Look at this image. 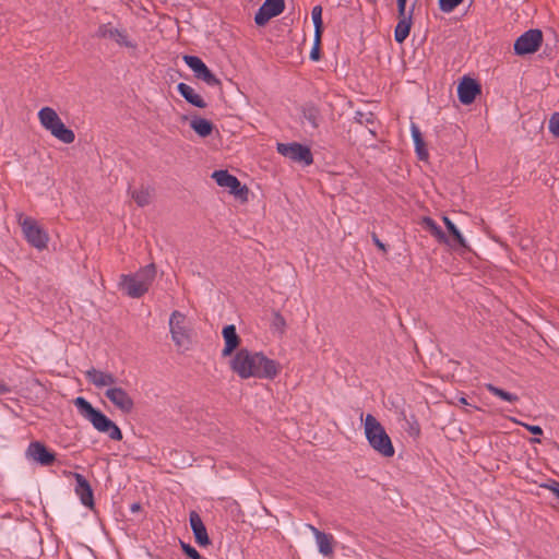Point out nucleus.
Listing matches in <instances>:
<instances>
[{
	"label": "nucleus",
	"mask_w": 559,
	"mask_h": 559,
	"mask_svg": "<svg viewBox=\"0 0 559 559\" xmlns=\"http://www.w3.org/2000/svg\"><path fill=\"white\" fill-rule=\"evenodd\" d=\"M229 367L240 379L258 378L273 380L281 371L280 364L262 352L240 348L229 361Z\"/></svg>",
	"instance_id": "obj_1"
},
{
	"label": "nucleus",
	"mask_w": 559,
	"mask_h": 559,
	"mask_svg": "<svg viewBox=\"0 0 559 559\" xmlns=\"http://www.w3.org/2000/svg\"><path fill=\"white\" fill-rule=\"evenodd\" d=\"M73 404L80 415L87 419L97 431L108 433L111 440H122L123 436L120 428L102 411L95 408L85 397L78 396L73 400Z\"/></svg>",
	"instance_id": "obj_2"
},
{
	"label": "nucleus",
	"mask_w": 559,
	"mask_h": 559,
	"mask_svg": "<svg viewBox=\"0 0 559 559\" xmlns=\"http://www.w3.org/2000/svg\"><path fill=\"white\" fill-rule=\"evenodd\" d=\"M365 436L369 445L384 457H392L395 453L391 438L384 427L371 414L365 418Z\"/></svg>",
	"instance_id": "obj_3"
},
{
	"label": "nucleus",
	"mask_w": 559,
	"mask_h": 559,
	"mask_svg": "<svg viewBox=\"0 0 559 559\" xmlns=\"http://www.w3.org/2000/svg\"><path fill=\"white\" fill-rule=\"evenodd\" d=\"M417 0L407 10V0H396L399 22L394 29V39L397 44H403L409 36L413 25V14Z\"/></svg>",
	"instance_id": "obj_4"
},
{
	"label": "nucleus",
	"mask_w": 559,
	"mask_h": 559,
	"mask_svg": "<svg viewBox=\"0 0 559 559\" xmlns=\"http://www.w3.org/2000/svg\"><path fill=\"white\" fill-rule=\"evenodd\" d=\"M19 222L22 227V231L25 239L32 247L38 250H43L47 247L49 236L46 233V230L41 228L34 218H22L21 216Z\"/></svg>",
	"instance_id": "obj_5"
},
{
	"label": "nucleus",
	"mask_w": 559,
	"mask_h": 559,
	"mask_svg": "<svg viewBox=\"0 0 559 559\" xmlns=\"http://www.w3.org/2000/svg\"><path fill=\"white\" fill-rule=\"evenodd\" d=\"M543 45V32L539 28H531L520 35L514 41V53L526 56L535 53Z\"/></svg>",
	"instance_id": "obj_6"
},
{
	"label": "nucleus",
	"mask_w": 559,
	"mask_h": 559,
	"mask_svg": "<svg viewBox=\"0 0 559 559\" xmlns=\"http://www.w3.org/2000/svg\"><path fill=\"white\" fill-rule=\"evenodd\" d=\"M277 153L295 163L309 166L313 163V155L309 146L298 143H277Z\"/></svg>",
	"instance_id": "obj_7"
},
{
	"label": "nucleus",
	"mask_w": 559,
	"mask_h": 559,
	"mask_svg": "<svg viewBox=\"0 0 559 559\" xmlns=\"http://www.w3.org/2000/svg\"><path fill=\"white\" fill-rule=\"evenodd\" d=\"M185 63L191 69L194 76L198 80L203 81L209 86H221L222 82L216 75L209 69V67L204 63V61L198 57L192 55H185L182 57Z\"/></svg>",
	"instance_id": "obj_8"
},
{
	"label": "nucleus",
	"mask_w": 559,
	"mask_h": 559,
	"mask_svg": "<svg viewBox=\"0 0 559 559\" xmlns=\"http://www.w3.org/2000/svg\"><path fill=\"white\" fill-rule=\"evenodd\" d=\"M442 221L447 228V236L449 239V241L443 242V245H447L451 250L459 252L460 254H463L467 251H472L469 245L467 243L466 239L464 238L460 229L456 227V225L448 216H443Z\"/></svg>",
	"instance_id": "obj_9"
},
{
	"label": "nucleus",
	"mask_w": 559,
	"mask_h": 559,
	"mask_svg": "<svg viewBox=\"0 0 559 559\" xmlns=\"http://www.w3.org/2000/svg\"><path fill=\"white\" fill-rule=\"evenodd\" d=\"M285 9V0H265L254 15L258 26H264L269 21L278 16Z\"/></svg>",
	"instance_id": "obj_10"
},
{
	"label": "nucleus",
	"mask_w": 559,
	"mask_h": 559,
	"mask_svg": "<svg viewBox=\"0 0 559 559\" xmlns=\"http://www.w3.org/2000/svg\"><path fill=\"white\" fill-rule=\"evenodd\" d=\"M186 316L178 310L173 311L169 319L171 338L178 347H183L189 341L186 330Z\"/></svg>",
	"instance_id": "obj_11"
},
{
	"label": "nucleus",
	"mask_w": 559,
	"mask_h": 559,
	"mask_svg": "<svg viewBox=\"0 0 559 559\" xmlns=\"http://www.w3.org/2000/svg\"><path fill=\"white\" fill-rule=\"evenodd\" d=\"M481 93L480 84L472 78L463 76L457 85V97L463 105H471Z\"/></svg>",
	"instance_id": "obj_12"
},
{
	"label": "nucleus",
	"mask_w": 559,
	"mask_h": 559,
	"mask_svg": "<svg viewBox=\"0 0 559 559\" xmlns=\"http://www.w3.org/2000/svg\"><path fill=\"white\" fill-rule=\"evenodd\" d=\"M105 396L123 414H130L134 408V402L129 393L122 388H109Z\"/></svg>",
	"instance_id": "obj_13"
},
{
	"label": "nucleus",
	"mask_w": 559,
	"mask_h": 559,
	"mask_svg": "<svg viewBox=\"0 0 559 559\" xmlns=\"http://www.w3.org/2000/svg\"><path fill=\"white\" fill-rule=\"evenodd\" d=\"M27 455L41 466L52 465L57 457L56 453L48 449L43 442L33 441L27 448Z\"/></svg>",
	"instance_id": "obj_14"
},
{
	"label": "nucleus",
	"mask_w": 559,
	"mask_h": 559,
	"mask_svg": "<svg viewBox=\"0 0 559 559\" xmlns=\"http://www.w3.org/2000/svg\"><path fill=\"white\" fill-rule=\"evenodd\" d=\"M98 38H110L114 39L118 45L135 48L136 45L128 39V35L124 29H118L112 27L110 23L100 24L95 34Z\"/></svg>",
	"instance_id": "obj_15"
},
{
	"label": "nucleus",
	"mask_w": 559,
	"mask_h": 559,
	"mask_svg": "<svg viewBox=\"0 0 559 559\" xmlns=\"http://www.w3.org/2000/svg\"><path fill=\"white\" fill-rule=\"evenodd\" d=\"M75 493L80 497L81 503L86 508L93 509L95 506L94 491L90 481L84 475L74 473Z\"/></svg>",
	"instance_id": "obj_16"
},
{
	"label": "nucleus",
	"mask_w": 559,
	"mask_h": 559,
	"mask_svg": "<svg viewBox=\"0 0 559 559\" xmlns=\"http://www.w3.org/2000/svg\"><path fill=\"white\" fill-rule=\"evenodd\" d=\"M119 287L131 298H141L148 292L147 287L141 284L133 274H122Z\"/></svg>",
	"instance_id": "obj_17"
},
{
	"label": "nucleus",
	"mask_w": 559,
	"mask_h": 559,
	"mask_svg": "<svg viewBox=\"0 0 559 559\" xmlns=\"http://www.w3.org/2000/svg\"><path fill=\"white\" fill-rule=\"evenodd\" d=\"M222 335L224 338V348L222 349L223 357L231 356L240 346L241 338L237 333L234 324H227L223 328Z\"/></svg>",
	"instance_id": "obj_18"
},
{
	"label": "nucleus",
	"mask_w": 559,
	"mask_h": 559,
	"mask_svg": "<svg viewBox=\"0 0 559 559\" xmlns=\"http://www.w3.org/2000/svg\"><path fill=\"white\" fill-rule=\"evenodd\" d=\"M189 521L195 543L200 547H207L211 545V539L209 537L206 527L198 512L191 511L189 514Z\"/></svg>",
	"instance_id": "obj_19"
},
{
	"label": "nucleus",
	"mask_w": 559,
	"mask_h": 559,
	"mask_svg": "<svg viewBox=\"0 0 559 559\" xmlns=\"http://www.w3.org/2000/svg\"><path fill=\"white\" fill-rule=\"evenodd\" d=\"M88 382L96 388L112 385L117 382V378L110 372H104L95 368H91L85 372Z\"/></svg>",
	"instance_id": "obj_20"
},
{
	"label": "nucleus",
	"mask_w": 559,
	"mask_h": 559,
	"mask_svg": "<svg viewBox=\"0 0 559 559\" xmlns=\"http://www.w3.org/2000/svg\"><path fill=\"white\" fill-rule=\"evenodd\" d=\"M177 91L192 106L198 108H205L207 106L205 100L190 85L181 82L177 85Z\"/></svg>",
	"instance_id": "obj_21"
},
{
	"label": "nucleus",
	"mask_w": 559,
	"mask_h": 559,
	"mask_svg": "<svg viewBox=\"0 0 559 559\" xmlns=\"http://www.w3.org/2000/svg\"><path fill=\"white\" fill-rule=\"evenodd\" d=\"M308 526L314 534L320 554H322L323 556L332 555L333 554V536L319 531L317 527H314L310 524Z\"/></svg>",
	"instance_id": "obj_22"
},
{
	"label": "nucleus",
	"mask_w": 559,
	"mask_h": 559,
	"mask_svg": "<svg viewBox=\"0 0 559 559\" xmlns=\"http://www.w3.org/2000/svg\"><path fill=\"white\" fill-rule=\"evenodd\" d=\"M420 226L428 231L439 243L448 242V236L442 228L429 216L421 217Z\"/></svg>",
	"instance_id": "obj_23"
},
{
	"label": "nucleus",
	"mask_w": 559,
	"mask_h": 559,
	"mask_svg": "<svg viewBox=\"0 0 559 559\" xmlns=\"http://www.w3.org/2000/svg\"><path fill=\"white\" fill-rule=\"evenodd\" d=\"M190 128L201 138H207L212 134L215 126L214 123L202 117H193L190 121Z\"/></svg>",
	"instance_id": "obj_24"
},
{
	"label": "nucleus",
	"mask_w": 559,
	"mask_h": 559,
	"mask_svg": "<svg viewBox=\"0 0 559 559\" xmlns=\"http://www.w3.org/2000/svg\"><path fill=\"white\" fill-rule=\"evenodd\" d=\"M38 119L40 124L48 131H50L51 128L56 127L58 122L61 121V118L51 107H43L38 111Z\"/></svg>",
	"instance_id": "obj_25"
},
{
	"label": "nucleus",
	"mask_w": 559,
	"mask_h": 559,
	"mask_svg": "<svg viewBox=\"0 0 559 559\" xmlns=\"http://www.w3.org/2000/svg\"><path fill=\"white\" fill-rule=\"evenodd\" d=\"M411 133L412 138L415 144V152L420 160H426L429 156L428 151L426 148V143L424 141L423 134L419 130V128L412 123L411 126Z\"/></svg>",
	"instance_id": "obj_26"
},
{
	"label": "nucleus",
	"mask_w": 559,
	"mask_h": 559,
	"mask_svg": "<svg viewBox=\"0 0 559 559\" xmlns=\"http://www.w3.org/2000/svg\"><path fill=\"white\" fill-rule=\"evenodd\" d=\"M49 132L64 144H71L75 140L74 132L68 128L62 120L58 122L56 127L51 128Z\"/></svg>",
	"instance_id": "obj_27"
},
{
	"label": "nucleus",
	"mask_w": 559,
	"mask_h": 559,
	"mask_svg": "<svg viewBox=\"0 0 559 559\" xmlns=\"http://www.w3.org/2000/svg\"><path fill=\"white\" fill-rule=\"evenodd\" d=\"M134 277L143 284L147 289L155 280L156 276V265L154 263H150L144 267H141L136 273L133 274Z\"/></svg>",
	"instance_id": "obj_28"
},
{
	"label": "nucleus",
	"mask_w": 559,
	"mask_h": 559,
	"mask_svg": "<svg viewBox=\"0 0 559 559\" xmlns=\"http://www.w3.org/2000/svg\"><path fill=\"white\" fill-rule=\"evenodd\" d=\"M302 118L307 120L313 129H317L321 120L320 109L313 104H306L302 107Z\"/></svg>",
	"instance_id": "obj_29"
},
{
	"label": "nucleus",
	"mask_w": 559,
	"mask_h": 559,
	"mask_svg": "<svg viewBox=\"0 0 559 559\" xmlns=\"http://www.w3.org/2000/svg\"><path fill=\"white\" fill-rule=\"evenodd\" d=\"M229 193L240 199L241 201L248 200L249 189L246 185H241L237 177L234 178L231 185L228 187Z\"/></svg>",
	"instance_id": "obj_30"
},
{
	"label": "nucleus",
	"mask_w": 559,
	"mask_h": 559,
	"mask_svg": "<svg viewBox=\"0 0 559 559\" xmlns=\"http://www.w3.org/2000/svg\"><path fill=\"white\" fill-rule=\"evenodd\" d=\"M486 389L488 392H490L495 396H498L501 400L507 401L509 403H515L519 401V396L516 394L504 391L503 389H500V388L493 385L492 383L486 384Z\"/></svg>",
	"instance_id": "obj_31"
},
{
	"label": "nucleus",
	"mask_w": 559,
	"mask_h": 559,
	"mask_svg": "<svg viewBox=\"0 0 559 559\" xmlns=\"http://www.w3.org/2000/svg\"><path fill=\"white\" fill-rule=\"evenodd\" d=\"M235 177L236 176L229 174L228 170H223V169L215 170L212 174V178L215 180V182L219 187H224V188H228L229 185H231Z\"/></svg>",
	"instance_id": "obj_32"
},
{
	"label": "nucleus",
	"mask_w": 559,
	"mask_h": 559,
	"mask_svg": "<svg viewBox=\"0 0 559 559\" xmlns=\"http://www.w3.org/2000/svg\"><path fill=\"white\" fill-rule=\"evenodd\" d=\"M131 197L141 207L148 205L151 202V194L148 189L141 188L140 190H133L131 192Z\"/></svg>",
	"instance_id": "obj_33"
},
{
	"label": "nucleus",
	"mask_w": 559,
	"mask_h": 559,
	"mask_svg": "<svg viewBox=\"0 0 559 559\" xmlns=\"http://www.w3.org/2000/svg\"><path fill=\"white\" fill-rule=\"evenodd\" d=\"M355 121L361 126H373L376 122V116L371 112H364L360 110H357L355 112Z\"/></svg>",
	"instance_id": "obj_34"
},
{
	"label": "nucleus",
	"mask_w": 559,
	"mask_h": 559,
	"mask_svg": "<svg viewBox=\"0 0 559 559\" xmlns=\"http://www.w3.org/2000/svg\"><path fill=\"white\" fill-rule=\"evenodd\" d=\"M322 7L321 5H314L311 11V19L314 26V29L317 28H324L323 20H322Z\"/></svg>",
	"instance_id": "obj_35"
},
{
	"label": "nucleus",
	"mask_w": 559,
	"mask_h": 559,
	"mask_svg": "<svg viewBox=\"0 0 559 559\" xmlns=\"http://www.w3.org/2000/svg\"><path fill=\"white\" fill-rule=\"evenodd\" d=\"M464 0H438L440 11L444 13L452 12L457 8Z\"/></svg>",
	"instance_id": "obj_36"
},
{
	"label": "nucleus",
	"mask_w": 559,
	"mask_h": 559,
	"mask_svg": "<svg viewBox=\"0 0 559 559\" xmlns=\"http://www.w3.org/2000/svg\"><path fill=\"white\" fill-rule=\"evenodd\" d=\"M272 325L275 330H278L281 333H284L286 328V320L280 312H274Z\"/></svg>",
	"instance_id": "obj_37"
},
{
	"label": "nucleus",
	"mask_w": 559,
	"mask_h": 559,
	"mask_svg": "<svg viewBox=\"0 0 559 559\" xmlns=\"http://www.w3.org/2000/svg\"><path fill=\"white\" fill-rule=\"evenodd\" d=\"M548 129L555 136L559 138V112H554L551 115Z\"/></svg>",
	"instance_id": "obj_38"
},
{
	"label": "nucleus",
	"mask_w": 559,
	"mask_h": 559,
	"mask_svg": "<svg viewBox=\"0 0 559 559\" xmlns=\"http://www.w3.org/2000/svg\"><path fill=\"white\" fill-rule=\"evenodd\" d=\"M543 487L549 489L559 499V481L550 480L548 484H544Z\"/></svg>",
	"instance_id": "obj_39"
},
{
	"label": "nucleus",
	"mask_w": 559,
	"mask_h": 559,
	"mask_svg": "<svg viewBox=\"0 0 559 559\" xmlns=\"http://www.w3.org/2000/svg\"><path fill=\"white\" fill-rule=\"evenodd\" d=\"M523 426L526 428V430L528 432H531L532 435L534 436H540L543 435V429L540 426H537V425H528V424H523Z\"/></svg>",
	"instance_id": "obj_40"
},
{
	"label": "nucleus",
	"mask_w": 559,
	"mask_h": 559,
	"mask_svg": "<svg viewBox=\"0 0 559 559\" xmlns=\"http://www.w3.org/2000/svg\"><path fill=\"white\" fill-rule=\"evenodd\" d=\"M324 28L314 29L313 46L321 47Z\"/></svg>",
	"instance_id": "obj_41"
},
{
	"label": "nucleus",
	"mask_w": 559,
	"mask_h": 559,
	"mask_svg": "<svg viewBox=\"0 0 559 559\" xmlns=\"http://www.w3.org/2000/svg\"><path fill=\"white\" fill-rule=\"evenodd\" d=\"M371 237H372V241H373V243L377 246V248H378L379 250H381L382 252H384V253H385V252L388 251V247H386V245H385V243H383V242L379 239V237L377 236V234H376V233H372Z\"/></svg>",
	"instance_id": "obj_42"
},
{
	"label": "nucleus",
	"mask_w": 559,
	"mask_h": 559,
	"mask_svg": "<svg viewBox=\"0 0 559 559\" xmlns=\"http://www.w3.org/2000/svg\"><path fill=\"white\" fill-rule=\"evenodd\" d=\"M309 57L312 61H319L321 59V47L312 46Z\"/></svg>",
	"instance_id": "obj_43"
},
{
	"label": "nucleus",
	"mask_w": 559,
	"mask_h": 559,
	"mask_svg": "<svg viewBox=\"0 0 559 559\" xmlns=\"http://www.w3.org/2000/svg\"><path fill=\"white\" fill-rule=\"evenodd\" d=\"M10 392L11 388L4 381H0V394H8Z\"/></svg>",
	"instance_id": "obj_44"
},
{
	"label": "nucleus",
	"mask_w": 559,
	"mask_h": 559,
	"mask_svg": "<svg viewBox=\"0 0 559 559\" xmlns=\"http://www.w3.org/2000/svg\"><path fill=\"white\" fill-rule=\"evenodd\" d=\"M141 509H142V507H141V504L139 502H135V503L131 504V508H130L131 512H138Z\"/></svg>",
	"instance_id": "obj_45"
},
{
	"label": "nucleus",
	"mask_w": 559,
	"mask_h": 559,
	"mask_svg": "<svg viewBox=\"0 0 559 559\" xmlns=\"http://www.w3.org/2000/svg\"><path fill=\"white\" fill-rule=\"evenodd\" d=\"M531 441L533 443H540L542 442L540 439H538V438H533Z\"/></svg>",
	"instance_id": "obj_46"
},
{
	"label": "nucleus",
	"mask_w": 559,
	"mask_h": 559,
	"mask_svg": "<svg viewBox=\"0 0 559 559\" xmlns=\"http://www.w3.org/2000/svg\"><path fill=\"white\" fill-rule=\"evenodd\" d=\"M419 431H420L419 426H418V424L416 423V435H419Z\"/></svg>",
	"instance_id": "obj_47"
},
{
	"label": "nucleus",
	"mask_w": 559,
	"mask_h": 559,
	"mask_svg": "<svg viewBox=\"0 0 559 559\" xmlns=\"http://www.w3.org/2000/svg\"><path fill=\"white\" fill-rule=\"evenodd\" d=\"M460 402L463 403V404H467L465 397H461Z\"/></svg>",
	"instance_id": "obj_48"
},
{
	"label": "nucleus",
	"mask_w": 559,
	"mask_h": 559,
	"mask_svg": "<svg viewBox=\"0 0 559 559\" xmlns=\"http://www.w3.org/2000/svg\"><path fill=\"white\" fill-rule=\"evenodd\" d=\"M556 445H557V448H558V450H559V445H558V444H556Z\"/></svg>",
	"instance_id": "obj_49"
}]
</instances>
